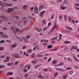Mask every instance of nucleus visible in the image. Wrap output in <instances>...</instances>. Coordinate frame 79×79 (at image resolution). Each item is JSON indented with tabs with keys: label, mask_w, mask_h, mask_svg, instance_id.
Here are the masks:
<instances>
[{
	"label": "nucleus",
	"mask_w": 79,
	"mask_h": 79,
	"mask_svg": "<svg viewBox=\"0 0 79 79\" xmlns=\"http://www.w3.org/2000/svg\"><path fill=\"white\" fill-rule=\"evenodd\" d=\"M31 35H27L26 38L24 37H22L21 39L22 40H24V41L25 42L27 43L28 42V41L27 40H28V39H29V38L31 37Z\"/></svg>",
	"instance_id": "nucleus-1"
},
{
	"label": "nucleus",
	"mask_w": 79,
	"mask_h": 79,
	"mask_svg": "<svg viewBox=\"0 0 79 79\" xmlns=\"http://www.w3.org/2000/svg\"><path fill=\"white\" fill-rule=\"evenodd\" d=\"M14 9H19V8L16 7H14V8L8 9V10L6 11V13H11V12L13 11Z\"/></svg>",
	"instance_id": "nucleus-2"
},
{
	"label": "nucleus",
	"mask_w": 79,
	"mask_h": 79,
	"mask_svg": "<svg viewBox=\"0 0 79 79\" xmlns=\"http://www.w3.org/2000/svg\"><path fill=\"white\" fill-rule=\"evenodd\" d=\"M0 18H2V20L4 21H8V18L6 17H5L3 15H1L0 16Z\"/></svg>",
	"instance_id": "nucleus-3"
},
{
	"label": "nucleus",
	"mask_w": 79,
	"mask_h": 79,
	"mask_svg": "<svg viewBox=\"0 0 79 79\" xmlns=\"http://www.w3.org/2000/svg\"><path fill=\"white\" fill-rule=\"evenodd\" d=\"M55 69H56L57 71H61V72H64L65 71V69H63L61 68H57L55 67Z\"/></svg>",
	"instance_id": "nucleus-4"
},
{
	"label": "nucleus",
	"mask_w": 79,
	"mask_h": 79,
	"mask_svg": "<svg viewBox=\"0 0 79 79\" xmlns=\"http://www.w3.org/2000/svg\"><path fill=\"white\" fill-rule=\"evenodd\" d=\"M13 4H9L7 3H4L3 4L2 6V7H4L6 6H12Z\"/></svg>",
	"instance_id": "nucleus-5"
},
{
	"label": "nucleus",
	"mask_w": 79,
	"mask_h": 79,
	"mask_svg": "<svg viewBox=\"0 0 79 79\" xmlns=\"http://www.w3.org/2000/svg\"><path fill=\"white\" fill-rule=\"evenodd\" d=\"M13 56L14 58H20V56H19L17 53L15 54Z\"/></svg>",
	"instance_id": "nucleus-6"
},
{
	"label": "nucleus",
	"mask_w": 79,
	"mask_h": 79,
	"mask_svg": "<svg viewBox=\"0 0 79 79\" xmlns=\"http://www.w3.org/2000/svg\"><path fill=\"white\" fill-rule=\"evenodd\" d=\"M10 29L11 30H13V32L15 34V35H16L17 33L15 31V30H14V29H15V27H10Z\"/></svg>",
	"instance_id": "nucleus-7"
},
{
	"label": "nucleus",
	"mask_w": 79,
	"mask_h": 79,
	"mask_svg": "<svg viewBox=\"0 0 79 79\" xmlns=\"http://www.w3.org/2000/svg\"><path fill=\"white\" fill-rule=\"evenodd\" d=\"M44 7V5H41L39 7V10H42L43 8Z\"/></svg>",
	"instance_id": "nucleus-8"
},
{
	"label": "nucleus",
	"mask_w": 79,
	"mask_h": 79,
	"mask_svg": "<svg viewBox=\"0 0 79 79\" xmlns=\"http://www.w3.org/2000/svg\"><path fill=\"white\" fill-rule=\"evenodd\" d=\"M13 73L11 72H8L6 74V76H11V75H13Z\"/></svg>",
	"instance_id": "nucleus-9"
},
{
	"label": "nucleus",
	"mask_w": 79,
	"mask_h": 79,
	"mask_svg": "<svg viewBox=\"0 0 79 79\" xmlns=\"http://www.w3.org/2000/svg\"><path fill=\"white\" fill-rule=\"evenodd\" d=\"M13 63H14V62H12L10 63H7V66H11L12 64H13Z\"/></svg>",
	"instance_id": "nucleus-10"
},
{
	"label": "nucleus",
	"mask_w": 79,
	"mask_h": 79,
	"mask_svg": "<svg viewBox=\"0 0 79 79\" xmlns=\"http://www.w3.org/2000/svg\"><path fill=\"white\" fill-rule=\"evenodd\" d=\"M37 77L38 78H40V79H45V77L42 75H38L37 76Z\"/></svg>",
	"instance_id": "nucleus-11"
},
{
	"label": "nucleus",
	"mask_w": 79,
	"mask_h": 79,
	"mask_svg": "<svg viewBox=\"0 0 79 79\" xmlns=\"http://www.w3.org/2000/svg\"><path fill=\"white\" fill-rule=\"evenodd\" d=\"M27 6H28L27 5H23V10H26V9L27 8Z\"/></svg>",
	"instance_id": "nucleus-12"
},
{
	"label": "nucleus",
	"mask_w": 79,
	"mask_h": 79,
	"mask_svg": "<svg viewBox=\"0 0 79 79\" xmlns=\"http://www.w3.org/2000/svg\"><path fill=\"white\" fill-rule=\"evenodd\" d=\"M52 65H54V64H56L57 63V61L56 60L52 61Z\"/></svg>",
	"instance_id": "nucleus-13"
},
{
	"label": "nucleus",
	"mask_w": 79,
	"mask_h": 79,
	"mask_svg": "<svg viewBox=\"0 0 79 79\" xmlns=\"http://www.w3.org/2000/svg\"><path fill=\"white\" fill-rule=\"evenodd\" d=\"M53 47V46L52 45H49L47 46V49H51Z\"/></svg>",
	"instance_id": "nucleus-14"
},
{
	"label": "nucleus",
	"mask_w": 79,
	"mask_h": 79,
	"mask_svg": "<svg viewBox=\"0 0 79 79\" xmlns=\"http://www.w3.org/2000/svg\"><path fill=\"white\" fill-rule=\"evenodd\" d=\"M35 29L36 31H37L38 32H41V31H42V29H39V28H35Z\"/></svg>",
	"instance_id": "nucleus-15"
},
{
	"label": "nucleus",
	"mask_w": 79,
	"mask_h": 79,
	"mask_svg": "<svg viewBox=\"0 0 79 79\" xmlns=\"http://www.w3.org/2000/svg\"><path fill=\"white\" fill-rule=\"evenodd\" d=\"M1 37H5V38H8V36L6 35H4L1 36Z\"/></svg>",
	"instance_id": "nucleus-16"
},
{
	"label": "nucleus",
	"mask_w": 79,
	"mask_h": 79,
	"mask_svg": "<svg viewBox=\"0 0 79 79\" xmlns=\"http://www.w3.org/2000/svg\"><path fill=\"white\" fill-rule=\"evenodd\" d=\"M64 18L65 21L66 22V21H67V18H68L67 15H64Z\"/></svg>",
	"instance_id": "nucleus-17"
},
{
	"label": "nucleus",
	"mask_w": 79,
	"mask_h": 79,
	"mask_svg": "<svg viewBox=\"0 0 79 79\" xmlns=\"http://www.w3.org/2000/svg\"><path fill=\"white\" fill-rule=\"evenodd\" d=\"M5 67V66L4 65H0V69L1 68H3Z\"/></svg>",
	"instance_id": "nucleus-18"
},
{
	"label": "nucleus",
	"mask_w": 79,
	"mask_h": 79,
	"mask_svg": "<svg viewBox=\"0 0 79 79\" xmlns=\"http://www.w3.org/2000/svg\"><path fill=\"white\" fill-rule=\"evenodd\" d=\"M42 23L44 24H46V20L45 19H44L43 20Z\"/></svg>",
	"instance_id": "nucleus-19"
},
{
	"label": "nucleus",
	"mask_w": 79,
	"mask_h": 79,
	"mask_svg": "<svg viewBox=\"0 0 79 79\" xmlns=\"http://www.w3.org/2000/svg\"><path fill=\"white\" fill-rule=\"evenodd\" d=\"M44 56V55H37L36 56V57L40 58V57H43Z\"/></svg>",
	"instance_id": "nucleus-20"
},
{
	"label": "nucleus",
	"mask_w": 79,
	"mask_h": 79,
	"mask_svg": "<svg viewBox=\"0 0 79 79\" xmlns=\"http://www.w3.org/2000/svg\"><path fill=\"white\" fill-rule=\"evenodd\" d=\"M32 52V49H29L27 51V53H30L31 52Z\"/></svg>",
	"instance_id": "nucleus-21"
},
{
	"label": "nucleus",
	"mask_w": 79,
	"mask_h": 79,
	"mask_svg": "<svg viewBox=\"0 0 79 79\" xmlns=\"http://www.w3.org/2000/svg\"><path fill=\"white\" fill-rule=\"evenodd\" d=\"M68 19L69 20V21H70V22H71L72 21V18H71V17H68Z\"/></svg>",
	"instance_id": "nucleus-22"
},
{
	"label": "nucleus",
	"mask_w": 79,
	"mask_h": 79,
	"mask_svg": "<svg viewBox=\"0 0 79 79\" xmlns=\"http://www.w3.org/2000/svg\"><path fill=\"white\" fill-rule=\"evenodd\" d=\"M63 65H64V63L63 62H62L59 64V66H63Z\"/></svg>",
	"instance_id": "nucleus-23"
},
{
	"label": "nucleus",
	"mask_w": 79,
	"mask_h": 79,
	"mask_svg": "<svg viewBox=\"0 0 79 79\" xmlns=\"http://www.w3.org/2000/svg\"><path fill=\"white\" fill-rule=\"evenodd\" d=\"M68 76V75H64L63 76V79H66V78H67V76Z\"/></svg>",
	"instance_id": "nucleus-24"
},
{
	"label": "nucleus",
	"mask_w": 79,
	"mask_h": 79,
	"mask_svg": "<svg viewBox=\"0 0 79 79\" xmlns=\"http://www.w3.org/2000/svg\"><path fill=\"white\" fill-rule=\"evenodd\" d=\"M0 44H4L5 43V41L4 40H1L0 42Z\"/></svg>",
	"instance_id": "nucleus-25"
},
{
	"label": "nucleus",
	"mask_w": 79,
	"mask_h": 79,
	"mask_svg": "<svg viewBox=\"0 0 79 79\" xmlns=\"http://www.w3.org/2000/svg\"><path fill=\"white\" fill-rule=\"evenodd\" d=\"M17 46V45L16 44H12L11 46L12 48H15V47H16Z\"/></svg>",
	"instance_id": "nucleus-26"
},
{
	"label": "nucleus",
	"mask_w": 79,
	"mask_h": 79,
	"mask_svg": "<svg viewBox=\"0 0 79 79\" xmlns=\"http://www.w3.org/2000/svg\"><path fill=\"white\" fill-rule=\"evenodd\" d=\"M60 8L61 10H65V9H66V7H64L61 6L60 7Z\"/></svg>",
	"instance_id": "nucleus-27"
},
{
	"label": "nucleus",
	"mask_w": 79,
	"mask_h": 79,
	"mask_svg": "<svg viewBox=\"0 0 79 79\" xmlns=\"http://www.w3.org/2000/svg\"><path fill=\"white\" fill-rule=\"evenodd\" d=\"M64 44H71V42L66 41L64 42Z\"/></svg>",
	"instance_id": "nucleus-28"
},
{
	"label": "nucleus",
	"mask_w": 79,
	"mask_h": 79,
	"mask_svg": "<svg viewBox=\"0 0 79 79\" xmlns=\"http://www.w3.org/2000/svg\"><path fill=\"white\" fill-rule=\"evenodd\" d=\"M67 49H69V47H66L64 49V52H66L67 51Z\"/></svg>",
	"instance_id": "nucleus-29"
},
{
	"label": "nucleus",
	"mask_w": 79,
	"mask_h": 79,
	"mask_svg": "<svg viewBox=\"0 0 79 79\" xmlns=\"http://www.w3.org/2000/svg\"><path fill=\"white\" fill-rule=\"evenodd\" d=\"M5 55H2L0 56V58H5Z\"/></svg>",
	"instance_id": "nucleus-30"
},
{
	"label": "nucleus",
	"mask_w": 79,
	"mask_h": 79,
	"mask_svg": "<svg viewBox=\"0 0 79 79\" xmlns=\"http://www.w3.org/2000/svg\"><path fill=\"white\" fill-rule=\"evenodd\" d=\"M43 14L41 12H40V17H41V18H42L43 16Z\"/></svg>",
	"instance_id": "nucleus-31"
},
{
	"label": "nucleus",
	"mask_w": 79,
	"mask_h": 79,
	"mask_svg": "<svg viewBox=\"0 0 79 79\" xmlns=\"http://www.w3.org/2000/svg\"><path fill=\"white\" fill-rule=\"evenodd\" d=\"M4 50V48L0 47V51H2Z\"/></svg>",
	"instance_id": "nucleus-32"
},
{
	"label": "nucleus",
	"mask_w": 79,
	"mask_h": 79,
	"mask_svg": "<svg viewBox=\"0 0 79 79\" xmlns=\"http://www.w3.org/2000/svg\"><path fill=\"white\" fill-rule=\"evenodd\" d=\"M73 48L74 49V50H76V49H77V47L75 46H73Z\"/></svg>",
	"instance_id": "nucleus-33"
},
{
	"label": "nucleus",
	"mask_w": 79,
	"mask_h": 79,
	"mask_svg": "<svg viewBox=\"0 0 79 79\" xmlns=\"http://www.w3.org/2000/svg\"><path fill=\"white\" fill-rule=\"evenodd\" d=\"M68 60H69V61H71V62H72L73 61V60H72V59H70L68 57L67 58Z\"/></svg>",
	"instance_id": "nucleus-34"
},
{
	"label": "nucleus",
	"mask_w": 79,
	"mask_h": 79,
	"mask_svg": "<svg viewBox=\"0 0 79 79\" xmlns=\"http://www.w3.org/2000/svg\"><path fill=\"white\" fill-rule=\"evenodd\" d=\"M63 3L64 4H65V3H68L67 2V0H64V1L63 2Z\"/></svg>",
	"instance_id": "nucleus-35"
},
{
	"label": "nucleus",
	"mask_w": 79,
	"mask_h": 79,
	"mask_svg": "<svg viewBox=\"0 0 79 79\" xmlns=\"http://www.w3.org/2000/svg\"><path fill=\"white\" fill-rule=\"evenodd\" d=\"M64 32H66V33H70V31H67L64 30Z\"/></svg>",
	"instance_id": "nucleus-36"
},
{
	"label": "nucleus",
	"mask_w": 79,
	"mask_h": 79,
	"mask_svg": "<svg viewBox=\"0 0 79 79\" xmlns=\"http://www.w3.org/2000/svg\"><path fill=\"white\" fill-rule=\"evenodd\" d=\"M74 61L75 62H79V60H78V59H76L74 60Z\"/></svg>",
	"instance_id": "nucleus-37"
},
{
	"label": "nucleus",
	"mask_w": 79,
	"mask_h": 79,
	"mask_svg": "<svg viewBox=\"0 0 79 79\" xmlns=\"http://www.w3.org/2000/svg\"><path fill=\"white\" fill-rule=\"evenodd\" d=\"M58 2H62V0H57L56 1V2L58 3Z\"/></svg>",
	"instance_id": "nucleus-38"
},
{
	"label": "nucleus",
	"mask_w": 79,
	"mask_h": 79,
	"mask_svg": "<svg viewBox=\"0 0 79 79\" xmlns=\"http://www.w3.org/2000/svg\"><path fill=\"white\" fill-rule=\"evenodd\" d=\"M15 32H18V31H19V30L18 29V28H17L15 30Z\"/></svg>",
	"instance_id": "nucleus-39"
},
{
	"label": "nucleus",
	"mask_w": 79,
	"mask_h": 79,
	"mask_svg": "<svg viewBox=\"0 0 79 79\" xmlns=\"http://www.w3.org/2000/svg\"><path fill=\"white\" fill-rule=\"evenodd\" d=\"M23 72H24L25 73H27V70L26 69H25L23 71Z\"/></svg>",
	"instance_id": "nucleus-40"
},
{
	"label": "nucleus",
	"mask_w": 79,
	"mask_h": 79,
	"mask_svg": "<svg viewBox=\"0 0 79 79\" xmlns=\"http://www.w3.org/2000/svg\"><path fill=\"white\" fill-rule=\"evenodd\" d=\"M38 12H39V11H38V10H35V12L36 14H37V13H38Z\"/></svg>",
	"instance_id": "nucleus-41"
},
{
	"label": "nucleus",
	"mask_w": 79,
	"mask_h": 79,
	"mask_svg": "<svg viewBox=\"0 0 79 79\" xmlns=\"http://www.w3.org/2000/svg\"><path fill=\"white\" fill-rule=\"evenodd\" d=\"M6 42H9V43H11V41H10L9 40H6Z\"/></svg>",
	"instance_id": "nucleus-42"
},
{
	"label": "nucleus",
	"mask_w": 79,
	"mask_h": 79,
	"mask_svg": "<svg viewBox=\"0 0 79 79\" xmlns=\"http://www.w3.org/2000/svg\"><path fill=\"white\" fill-rule=\"evenodd\" d=\"M9 60L8 59H6L4 61H3V62H8L9 61Z\"/></svg>",
	"instance_id": "nucleus-43"
},
{
	"label": "nucleus",
	"mask_w": 79,
	"mask_h": 79,
	"mask_svg": "<svg viewBox=\"0 0 79 79\" xmlns=\"http://www.w3.org/2000/svg\"><path fill=\"white\" fill-rule=\"evenodd\" d=\"M35 53H33V54H32V57H35Z\"/></svg>",
	"instance_id": "nucleus-44"
},
{
	"label": "nucleus",
	"mask_w": 79,
	"mask_h": 79,
	"mask_svg": "<svg viewBox=\"0 0 79 79\" xmlns=\"http://www.w3.org/2000/svg\"><path fill=\"white\" fill-rule=\"evenodd\" d=\"M10 58H11V57L10 56H7L6 57V59H7V60H9L10 59Z\"/></svg>",
	"instance_id": "nucleus-45"
},
{
	"label": "nucleus",
	"mask_w": 79,
	"mask_h": 79,
	"mask_svg": "<svg viewBox=\"0 0 79 79\" xmlns=\"http://www.w3.org/2000/svg\"><path fill=\"white\" fill-rule=\"evenodd\" d=\"M47 29H48V27H44V30H43L44 31H46V30H47Z\"/></svg>",
	"instance_id": "nucleus-46"
},
{
	"label": "nucleus",
	"mask_w": 79,
	"mask_h": 79,
	"mask_svg": "<svg viewBox=\"0 0 79 79\" xmlns=\"http://www.w3.org/2000/svg\"><path fill=\"white\" fill-rule=\"evenodd\" d=\"M33 64L34 63V64H35V63H37V61H32L31 62Z\"/></svg>",
	"instance_id": "nucleus-47"
},
{
	"label": "nucleus",
	"mask_w": 79,
	"mask_h": 79,
	"mask_svg": "<svg viewBox=\"0 0 79 79\" xmlns=\"http://www.w3.org/2000/svg\"><path fill=\"white\" fill-rule=\"evenodd\" d=\"M41 13L42 14H44L45 13V10H43L42 12H41Z\"/></svg>",
	"instance_id": "nucleus-48"
},
{
	"label": "nucleus",
	"mask_w": 79,
	"mask_h": 79,
	"mask_svg": "<svg viewBox=\"0 0 79 79\" xmlns=\"http://www.w3.org/2000/svg\"><path fill=\"white\" fill-rule=\"evenodd\" d=\"M57 75H58V73H56L55 74V77H56V76H57Z\"/></svg>",
	"instance_id": "nucleus-49"
},
{
	"label": "nucleus",
	"mask_w": 79,
	"mask_h": 79,
	"mask_svg": "<svg viewBox=\"0 0 79 79\" xmlns=\"http://www.w3.org/2000/svg\"><path fill=\"white\" fill-rule=\"evenodd\" d=\"M56 26H57V25H54V26L52 28V29H54L55 28V27H56Z\"/></svg>",
	"instance_id": "nucleus-50"
},
{
	"label": "nucleus",
	"mask_w": 79,
	"mask_h": 79,
	"mask_svg": "<svg viewBox=\"0 0 79 79\" xmlns=\"http://www.w3.org/2000/svg\"><path fill=\"white\" fill-rule=\"evenodd\" d=\"M17 39H19V40H20V41L21 42H23V41H22V40H21L20 38H19L18 37H17Z\"/></svg>",
	"instance_id": "nucleus-51"
},
{
	"label": "nucleus",
	"mask_w": 79,
	"mask_h": 79,
	"mask_svg": "<svg viewBox=\"0 0 79 79\" xmlns=\"http://www.w3.org/2000/svg\"><path fill=\"white\" fill-rule=\"evenodd\" d=\"M15 17L16 19H19V17L18 16H16Z\"/></svg>",
	"instance_id": "nucleus-52"
},
{
	"label": "nucleus",
	"mask_w": 79,
	"mask_h": 79,
	"mask_svg": "<svg viewBox=\"0 0 79 79\" xmlns=\"http://www.w3.org/2000/svg\"><path fill=\"white\" fill-rule=\"evenodd\" d=\"M66 69V70H68L69 69H72L71 68H69V67H68Z\"/></svg>",
	"instance_id": "nucleus-53"
},
{
	"label": "nucleus",
	"mask_w": 79,
	"mask_h": 79,
	"mask_svg": "<svg viewBox=\"0 0 79 79\" xmlns=\"http://www.w3.org/2000/svg\"><path fill=\"white\" fill-rule=\"evenodd\" d=\"M37 9H38V7H35L34 10H38Z\"/></svg>",
	"instance_id": "nucleus-54"
},
{
	"label": "nucleus",
	"mask_w": 79,
	"mask_h": 79,
	"mask_svg": "<svg viewBox=\"0 0 79 79\" xmlns=\"http://www.w3.org/2000/svg\"><path fill=\"white\" fill-rule=\"evenodd\" d=\"M68 29H69L70 31H72V28L71 27H69Z\"/></svg>",
	"instance_id": "nucleus-55"
},
{
	"label": "nucleus",
	"mask_w": 79,
	"mask_h": 79,
	"mask_svg": "<svg viewBox=\"0 0 79 79\" xmlns=\"http://www.w3.org/2000/svg\"><path fill=\"white\" fill-rule=\"evenodd\" d=\"M43 45H44V46H46L47 45H48V44H47V43H43Z\"/></svg>",
	"instance_id": "nucleus-56"
},
{
	"label": "nucleus",
	"mask_w": 79,
	"mask_h": 79,
	"mask_svg": "<svg viewBox=\"0 0 79 79\" xmlns=\"http://www.w3.org/2000/svg\"><path fill=\"white\" fill-rule=\"evenodd\" d=\"M27 17L28 18H30V19H32L33 18V17L32 16H28Z\"/></svg>",
	"instance_id": "nucleus-57"
},
{
	"label": "nucleus",
	"mask_w": 79,
	"mask_h": 79,
	"mask_svg": "<svg viewBox=\"0 0 79 79\" xmlns=\"http://www.w3.org/2000/svg\"><path fill=\"white\" fill-rule=\"evenodd\" d=\"M19 63V62H16L15 63V64L16 66H17V64H18V63Z\"/></svg>",
	"instance_id": "nucleus-58"
},
{
	"label": "nucleus",
	"mask_w": 79,
	"mask_h": 79,
	"mask_svg": "<svg viewBox=\"0 0 79 79\" xmlns=\"http://www.w3.org/2000/svg\"><path fill=\"white\" fill-rule=\"evenodd\" d=\"M27 69H29L31 68V66L30 65H28V66L27 67Z\"/></svg>",
	"instance_id": "nucleus-59"
},
{
	"label": "nucleus",
	"mask_w": 79,
	"mask_h": 79,
	"mask_svg": "<svg viewBox=\"0 0 79 79\" xmlns=\"http://www.w3.org/2000/svg\"><path fill=\"white\" fill-rule=\"evenodd\" d=\"M26 48H27V47L26 46H24L22 48V49H23V50H24V49H25Z\"/></svg>",
	"instance_id": "nucleus-60"
},
{
	"label": "nucleus",
	"mask_w": 79,
	"mask_h": 79,
	"mask_svg": "<svg viewBox=\"0 0 79 79\" xmlns=\"http://www.w3.org/2000/svg\"><path fill=\"white\" fill-rule=\"evenodd\" d=\"M50 25H52V22H50L48 23V26H50Z\"/></svg>",
	"instance_id": "nucleus-61"
},
{
	"label": "nucleus",
	"mask_w": 79,
	"mask_h": 79,
	"mask_svg": "<svg viewBox=\"0 0 79 79\" xmlns=\"http://www.w3.org/2000/svg\"><path fill=\"white\" fill-rule=\"evenodd\" d=\"M35 47L36 48H37V49H39V46H35Z\"/></svg>",
	"instance_id": "nucleus-62"
},
{
	"label": "nucleus",
	"mask_w": 79,
	"mask_h": 79,
	"mask_svg": "<svg viewBox=\"0 0 79 79\" xmlns=\"http://www.w3.org/2000/svg\"><path fill=\"white\" fill-rule=\"evenodd\" d=\"M51 60H52V57H50V58H49L48 60V62H49V61H50Z\"/></svg>",
	"instance_id": "nucleus-63"
},
{
	"label": "nucleus",
	"mask_w": 79,
	"mask_h": 79,
	"mask_svg": "<svg viewBox=\"0 0 79 79\" xmlns=\"http://www.w3.org/2000/svg\"><path fill=\"white\" fill-rule=\"evenodd\" d=\"M43 70L44 71H48V69H43Z\"/></svg>",
	"instance_id": "nucleus-64"
}]
</instances>
